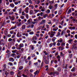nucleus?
Instances as JSON below:
<instances>
[{
  "label": "nucleus",
  "mask_w": 77,
  "mask_h": 77,
  "mask_svg": "<svg viewBox=\"0 0 77 77\" xmlns=\"http://www.w3.org/2000/svg\"><path fill=\"white\" fill-rule=\"evenodd\" d=\"M56 38L55 37H53L52 39V42H54V41H55V40H56Z\"/></svg>",
  "instance_id": "19"
},
{
  "label": "nucleus",
  "mask_w": 77,
  "mask_h": 77,
  "mask_svg": "<svg viewBox=\"0 0 77 77\" xmlns=\"http://www.w3.org/2000/svg\"><path fill=\"white\" fill-rule=\"evenodd\" d=\"M49 3L50 4H53L54 3V0H53L52 1H50Z\"/></svg>",
  "instance_id": "49"
},
{
  "label": "nucleus",
  "mask_w": 77,
  "mask_h": 77,
  "mask_svg": "<svg viewBox=\"0 0 77 77\" xmlns=\"http://www.w3.org/2000/svg\"><path fill=\"white\" fill-rule=\"evenodd\" d=\"M29 14L30 15H32V14H34L33 13V10H31L29 11Z\"/></svg>",
  "instance_id": "20"
},
{
  "label": "nucleus",
  "mask_w": 77,
  "mask_h": 77,
  "mask_svg": "<svg viewBox=\"0 0 77 77\" xmlns=\"http://www.w3.org/2000/svg\"><path fill=\"white\" fill-rule=\"evenodd\" d=\"M66 32L67 33H70V30H69V29H67L66 30Z\"/></svg>",
  "instance_id": "56"
},
{
  "label": "nucleus",
  "mask_w": 77,
  "mask_h": 77,
  "mask_svg": "<svg viewBox=\"0 0 77 77\" xmlns=\"http://www.w3.org/2000/svg\"><path fill=\"white\" fill-rule=\"evenodd\" d=\"M26 15V14L24 13V11H22V15L24 16Z\"/></svg>",
  "instance_id": "47"
},
{
  "label": "nucleus",
  "mask_w": 77,
  "mask_h": 77,
  "mask_svg": "<svg viewBox=\"0 0 77 77\" xmlns=\"http://www.w3.org/2000/svg\"><path fill=\"white\" fill-rule=\"evenodd\" d=\"M26 19H29V15L27 14L26 16Z\"/></svg>",
  "instance_id": "60"
},
{
  "label": "nucleus",
  "mask_w": 77,
  "mask_h": 77,
  "mask_svg": "<svg viewBox=\"0 0 77 77\" xmlns=\"http://www.w3.org/2000/svg\"><path fill=\"white\" fill-rule=\"evenodd\" d=\"M21 22H20L19 23H17V26L18 27H20V26H21Z\"/></svg>",
  "instance_id": "28"
},
{
  "label": "nucleus",
  "mask_w": 77,
  "mask_h": 77,
  "mask_svg": "<svg viewBox=\"0 0 77 77\" xmlns=\"http://www.w3.org/2000/svg\"><path fill=\"white\" fill-rule=\"evenodd\" d=\"M44 64V62L42 61L41 63V67H42L43 66V64Z\"/></svg>",
  "instance_id": "57"
},
{
  "label": "nucleus",
  "mask_w": 77,
  "mask_h": 77,
  "mask_svg": "<svg viewBox=\"0 0 77 77\" xmlns=\"http://www.w3.org/2000/svg\"><path fill=\"white\" fill-rule=\"evenodd\" d=\"M62 42H63V39L62 38H60L59 40H58L57 41V42L62 43Z\"/></svg>",
  "instance_id": "9"
},
{
  "label": "nucleus",
  "mask_w": 77,
  "mask_h": 77,
  "mask_svg": "<svg viewBox=\"0 0 77 77\" xmlns=\"http://www.w3.org/2000/svg\"><path fill=\"white\" fill-rule=\"evenodd\" d=\"M5 75H6V76H8V72H7V71L5 72Z\"/></svg>",
  "instance_id": "42"
},
{
  "label": "nucleus",
  "mask_w": 77,
  "mask_h": 77,
  "mask_svg": "<svg viewBox=\"0 0 77 77\" xmlns=\"http://www.w3.org/2000/svg\"><path fill=\"white\" fill-rule=\"evenodd\" d=\"M15 46H16V49H17V50H20L19 49L20 47L18 48V47H19V45H18V44H16L15 45Z\"/></svg>",
  "instance_id": "10"
},
{
  "label": "nucleus",
  "mask_w": 77,
  "mask_h": 77,
  "mask_svg": "<svg viewBox=\"0 0 77 77\" xmlns=\"http://www.w3.org/2000/svg\"><path fill=\"white\" fill-rule=\"evenodd\" d=\"M55 74V73H53V72H51L50 73V74L51 75H54Z\"/></svg>",
  "instance_id": "31"
},
{
  "label": "nucleus",
  "mask_w": 77,
  "mask_h": 77,
  "mask_svg": "<svg viewBox=\"0 0 77 77\" xmlns=\"http://www.w3.org/2000/svg\"><path fill=\"white\" fill-rule=\"evenodd\" d=\"M22 11H23V9L21 8H20L19 9V13L20 14H21V12H22Z\"/></svg>",
  "instance_id": "24"
},
{
  "label": "nucleus",
  "mask_w": 77,
  "mask_h": 77,
  "mask_svg": "<svg viewBox=\"0 0 77 77\" xmlns=\"http://www.w3.org/2000/svg\"><path fill=\"white\" fill-rule=\"evenodd\" d=\"M26 33L25 32H22V35L23 36H25Z\"/></svg>",
  "instance_id": "51"
},
{
  "label": "nucleus",
  "mask_w": 77,
  "mask_h": 77,
  "mask_svg": "<svg viewBox=\"0 0 77 77\" xmlns=\"http://www.w3.org/2000/svg\"><path fill=\"white\" fill-rule=\"evenodd\" d=\"M51 33L50 35L51 38H53L54 36V34H56V32L54 31H51Z\"/></svg>",
  "instance_id": "1"
},
{
  "label": "nucleus",
  "mask_w": 77,
  "mask_h": 77,
  "mask_svg": "<svg viewBox=\"0 0 77 77\" xmlns=\"http://www.w3.org/2000/svg\"><path fill=\"white\" fill-rule=\"evenodd\" d=\"M16 27H17L16 26H13L12 27H11V29H12V30H13V29H15V28H16Z\"/></svg>",
  "instance_id": "38"
},
{
  "label": "nucleus",
  "mask_w": 77,
  "mask_h": 77,
  "mask_svg": "<svg viewBox=\"0 0 77 77\" xmlns=\"http://www.w3.org/2000/svg\"><path fill=\"white\" fill-rule=\"evenodd\" d=\"M21 28L22 29H26V25H22Z\"/></svg>",
  "instance_id": "22"
},
{
  "label": "nucleus",
  "mask_w": 77,
  "mask_h": 77,
  "mask_svg": "<svg viewBox=\"0 0 77 77\" xmlns=\"http://www.w3.org/2000/svg\"><path fill=\"white\" fill-rule=\"evenodd\" d=\"M46 27L47 29H49V28H50V26H49V25L47 24L46 25Z\"/></svg>",
  "instance_id": "27"
},
{
  "label": "nucleus",
  "mask_w": 77,
  "mask_h": 77,
  "mask_svg": "<svg viewBox=\"0 0 77 77\" xmlns=\"http://www.w3.org/2000/svg\"><path fill=\"white\" fill-rule=\"evenodd\" d=\"M8 60L10 62H14L15 61V60H14V58L12 57L8 59Z\"/></svg>",
  "instance_id": "4"
},
{
  "label": "nucleus",
  "mask_w": 77,
  "mask_h": 77,
  "mask_svg": "<svg viewBox=\"0 0 77 77\" xmlns=\"http://www.w3.org/2000/svg\"><path fill=\"white\" fill-rule=\"evenodd\" d=\"M42 47V45H39V46L38 47V48H39V49H41Z\"/></svg>",
  "instance_id": "58"
},
{
  "label": "nucleus",
  "mask_w": 77,
  "mask_h": 77,
  "mask_svg": "<svg viewBox=\"0 0 77 77\" xmlns=\"http://www.w3.org/2000/svg\"><path fill=\"white\" fill-rule=\"evenodd\" d=\"M28 2L30 4H32V0H28Z\"/></svg>",
  "instance_id": "45"
},
{
  "label": "nucleus",
  "mask_w": 77,
  "mask_h": 77,
  "mask_svg": "<svg viewBox=\"0 0 77 77\" xmlns=\"http://www.w3.org/2000/svg\"><path fill=\"white\" fill-rule=\"evenodd\" d=\"M21 1H17L16 2H14V3L16 5H18V3L19 4H20L21 3Z\"/></svg>",
  "instance_id": "5"
},
{
  "label": "nucleus",
  "mask_w": 77,
  "mask_h": 77,
  "mask_svg": "<svg viewBox=\"0 0 77 77\" xmlns=\"http://www.w3.org/2000/svg\"><path fill=\"white\" fill-rule=\"evenodd\" d=\"M61 45L62 47H64L65 45V43H62Z\"/></svg>",
  "instance_id": "37"
},
{
  "label": "nucleus",
  "mask_w": 77,
  "mask_h": 77,
  "mask_svg": "<svg viewBox=\"0 0 77 77\" xmlns=\"http://www.w3.org/2000/svg\"><path fill=\"white\" fill-rule=\"evenodd\" d=\"M8 64H9L10 66H12V65H13V63L11 62H9Z\"/></svg>",
  "instance_id": "43"
},
{
  "label": "nucleus",
  "mask_w": 77,
  "mask_h": 77,
  "mask_svg": "<svg viewBox=\"0 0 77 77\" xmlns=\"http://www.w3.org/2000/svg\"><path fill=\"white\" fill-rule=\"evenodd\" d=\"M40 15L41 17H42L43 16V12H41L40 14Z\"/></svg>",
  "instance_id": "59"
},
{
  "label": "nucleus",
  "mask_w": 77,
  "mask_h": 77,
  "mask_svg": "<svg viewBox=\"0 0 77 77\" xmlns=\"http://www.w3.org/2000/svg\"><path fill=\"white\" fill-rule=\"evenodd\" d=\"M5 35H7L8 33V31H5Z\"/></svg>",
  "instance_id": "50"
},
{
  "label": "nucleus",
  "mask_w": 77,
  "mask_h": 77,
  "mask_svg": "<svg viewBox=\"0 0 77 77\" xmlns=\"http://www.w3.org/2000/svg\"><path fill=\"white\" fill-rule=\"evenodd\" d=\"M32 21V19L30 18L27 21V23H29V24H30V23Z\"/></svg>",
  "instance_id": "14"
},
{
  "label": "nucleus",
  "mask_w": 77,
  "mask_h": 77,
  "mask_svg": "<svg viewBox=\"0 0 77 77\" xmlns=\"http://www.w3.org/2000/svg\"><path fill=\"white\" fill-rule=\"evenodd\" d=\"M9 15H14V13L13 12H12L11 13L9 12Z\"/></svg>",
  "instance_id": "35"
},
{
  "label": "nucleus",
  "mask_w": 77,
  "mask_h": 77,
  "mask_svg": "<svg viewBox=\"0 0 77 77\" xmlns=\"http://www.w3.org/2000/svg\"><path fill=\"white\" fill-rule=\"evenodd\" d=\"M57 70L58 71H61V68L60 67H58L57 68Z\"/></svg>",
  "instance_id": "32"
},
{
  "label": "nucleus",
  "mask_w": 77,
  "mask_h": 77,
  "mask_svg": "<svg viewBox=\"0 0 77 77\" xmlns=\"http://www.w3.org/2000/svg\"><path fill=\"white\" fill-rule=\"evenodd\" d=\"M10 74H11V75H14V72H10Z\"/></svg>",
  "instance_id": "53"
},
{
  "label": "nucleus",
  "mask_w": 77,
  "mask_h": 77,
  "mask_svg": "<svg viewBox=\"0 0 77 77\" xmlns=\"http://www.w3.org/2000/svg\"><path fill=\"white\" fill-rule=\"evenodd\" d=\"M20 18H21V19L22 20H24V16L21 15L20 16Z\"/></svg>",
  "instance_id": "36"
},
{
  "label": "nucleus",
  "mask_w": 77,
  "mask_h": 77,
  "mask_svg": "<svg viewBox=\"0 0 77 77\" xmlns=\"http://www.w3.org/2000/svg\"><path fill=\"white\" fill-rule=\"evenodd\" d=\"M39 72V71L38 70H36L34 73V74L35 75H36L37 74H38Z\"/></svg>",
  "instance_id": "13"
},
{
  "label": "nucleus",
  "mask_w": 77,
  "mask_h": 77,
  "mask_svg": "<svg viewBox=\"0 0 77 77\" xmlns=\"http://www.w3.org/2000/svg\"><path fill=\"white\" fill-rule=\"evenodd\" d=\"M77 46L75 45H74L72 47V49L73 50L74 49L75 50H77Z\"/></svg>",
  "instance_id": "3"
},
{
  "label": "nucleus",
  "mask_w": 77,
  "mask_h": 77,
  "mask_svg": "<svg viewBox=\"0 0 77 77\" xmlns=\"http://www.w3.org/2000/svg\"><path fill=\"white\" fill-rule=\"evenodd\" d=\"M36 3L37 5H39L40 3V1L39 0H38L36 2Z\"/></svg>",
  "instance_id": "44"
},
{
  "label": "nucleus",
  "mask_w": 77,
  "mask_h": 77,
  "mask_svg": "<svg viewBox=\"0 0 77 77\" xmlns=\"http://www.w3.org/2000/svg\"><path fill=\"white\" fill-rule=\"evenodd\" d=\"M24 47V44L23 43H21L19 45V49H21V48L23 47Z\"/></svg>",
  "instance_id": "2"
},
{
  "label": "nucleus",
  "mask_w": 77,
  "mask_h": 77,
  "mask_svg": "<svg viewBox=\"0 0 77 77\" xmlns=\"http://www.w3.org/2000/svg\"><path fill=\"white\" fill-rule=\"evenodd\" d=\"M46 13L47 14H50V10L49 9H48L46 11Z\"/></svg>",
  "instance_id": "29"
},
{
  "label": "nucleus",
  "mask_w": 77,
  "mask_h": 77,
  "mask_svg": "<svg viewBox=\"0 0 77 77\" xmlns=\"http://www.w3.org/2000/svg\"><path fill=\"white\" fill-rule=\"evenodd\" d=\"M17 36L18 38H20V37H21L22 35L21 34H20V32H18L17 33Z\"/></svg>",
  "instance_id": "8"
},
{
  "label": "nucleus",
  "mask_w": 77,
  "mask_h": 77,
  "mask_svg": "<svg viewBox=\"0 0 77 77\" xmlns=\"http://www.w3.org/2000/svg\"><path fill=\"white\" fill-rule=\"evenodd\" d=\"M46 22V20H43L40 23V24H44L45 22Z\"/></svg>",
  "instance_id": "7"
},
{
  "label": "nucleus",
  "mask_w": 77,
  "mask_h": 77,
  "mask_svg": "<svg viewBox=\"0 0 77 77\" xmlns=\"http://www.w3.org/2000/svg\"><path fill=\"white\" fill-rule=\"evenodd\" d=\"M30 47L31 48V50H34V46H33V45H31L30 46Z\"/></svg>",
  "instance_id": "23"
},
{
  "label": "nucleus",
  "mask_w": 77,
  "mask_h": 77,
  "mask_svg": "<svg viewBox=\"0 0 77 77\" xmlns=\"http://www.w3.org/2000/svg\"><path fill=\"white\" fill-rule=\"evenodd\" d=\"M25 24L26 25H30V24L29 22L26 23Z\"/></svg>",
  "instance_id": "64"
},
{
  "label": "nucleus",
  "mask_w": 77,
  "mask_h": 77,
  "mask_svg": "<svg viewBox=\"0 0 77 77\" xmlns=\"http://www.w3.org/2000/svg\"><path fill=\"white\" fill-rule=\"evenodd\" d=\"M32 43H34V44H36L37 43V42L35 40L32 41Z\"/></svg>",
  "instance_id": "39"
},
{
  "label": "nucleus",
  "mask_w": 77,
  "mask_h": 77,
  "mask_svg": "<svg viewBox=\"0 0 77 77\" xmlns=\"http://www.w3.org/2000/svg\"><path fill=\"white\" fill-rule=\"evenodd\" d=\"M71 8H69V10H68L67 14H70V13H71Z\"/></svg>",
  "instance_id": "15"
},
{
  "label": "nucleus",
  "mask_w": 77,
  "mask_h": 77,
  "mask_svg": "<svg viewBox=\"0 0 77 77\" xmlns=\"http://www.w3.org/2000/svg\"><path fill=\"white\" fill-rule=\"evenodd\" d=\"M23 66H19V70H22V69H23Z\"/></svg>",
  "instance_id": "18"
},
{
  "label": "nucleus",
  "mask_w": 77,
  "mask_h": 77,
  "mask_svg": "<svg viewBox=\"0 0 77 77\" xmlns=\"http://www.w3.org/2000/svg\"><path fill=\"white\" fill-rule=\"evenodd\" d=\"M75 67H73L71 70V71L72 72H74V71H75Z\"/></svg>",
  "instance_id": "26"
},
{
  "label": "nucleus",
  "mask_w": 77,
  "mask_h": 77,
  "mask_svg": "<svg viewBox=\"0 0 77 77\" xmlns=\"http://www.w3.org/2000/svg\"><path fill=\"white\" fill-rule=\"evenodd\" d=\"M29 8H31L32 9H33V8H34V6L33 5H30L29 6Z\"/></svg>",
  "instance_id": "17"
},
{
  "label": "nucleus",
  "mask_w": 77,
  "mask_h": 77,
  "mask_svg": "<svg viewBox=\"0 0 77 77\" xmlns=\"http://www.w3.org/2000/svg\"><path fill=\"white\" fill-rule=\"evenodd\" d=\"M11 69H16L15 67L14 66L11 67Z\"/></svg>",
  "instance_id": "61"
},
{
  "label": "nucleus",
  "mask_w": 77,
  "mask_h": 77,
  "mask_svg": "<svg viewBox=\"0 0 77 77\" xmlns=\"http://www.w3.org/2000/svg\"><path fill=\"white\" fill-rule=\"evenodd\" d=\"M34 64L35 66H38V63H34Z\"/></svg>",
  "instance_id": "54"
},
{
  "label": "nucleus",
  "mask_w": 77,
  "mask_h": 77,
  "mask_svg": "<svg viewBox=\"0 0 77 77\" xmlns=\"http://www.w3.org/2000/svg\"><path fill=\"white\" fill-rule=\"evenodd\" d=\"M47 17H48V14H45L43 15V18H45Z\"/></svg>",
  "instance_id": "25"
},
{
  "label": "nucleus",
  "mask_w": 77,
  "mask_h": 77,
  "mask_svg": "<svg viewBox=\"0 0 77 77\" xmlns=\"http://www.w3.org/2000/svg\"><path fill=\"white\" fill-rule=\"evenodd\" d=\"M44 62L46 64H48L49 63V60H45Z\"/></svg>",
  "instance_id": "16"
},
{
  "label": "nucleus",
  "mask_w": 77,
  "mask_h": 77,
  "mask_svg": "<svg viewBox=\"0 0 77 77\" xmlns=\"http://www.w3.org/2000/svg\"><path fill=\"white\" fill-rule=\"evenodd\" d=\"M72 39H71L69 40L68 42L69 43H71V42H72Z\"/></svg>",
  "instance_id": "55"
},
{
  "label": "nucleus",
  "mask_w": 77,
  "mask_h": 77,
  "mask_svg": "<svg viewBox=\"0 0 77 77\" xmlns=\"http://www.w3.org/2000/svg\"><path fill=\"white\" fill-rule=\"evenodd\" d=\"M35 13V14H36V13H37V12H39V10H33Z\"/></svg>",
  "instance_id": "21"
},
{
  "label": "nucleus",
  "mask_w": 77,
  "mask_h": 77,
  "mask_svg": "<svg viewBox=\"0 0 77 77\" xmlns=\"http://www.w3.org/2000/svg\"><path fill=\"white\" fill-rule=\"evenodd\" d=\"M12 41V39L11 38L8 39V42H11Z\"/></svg>",
  "instance_id": "48"
},
{
  "label": "nucleus",
  "mask_w": 77,
  "mask_h": 77,
  "mask_svg": "<svg viewBox=\"0 0 77 77\" xmlns=\"http://www.w3.org/2000/svg\"><path fill=\"white\" fill-rule=\"evenodd\" d=\"M48 8L50 10L52 9V6H51V5H50L49 6Z\"/></svg>",
  "instance_id": "40"
},
{
  "label": "nucleus",
  "mask_w": 77,
  "mask_h": 77,
  "mask_svg": "<svg viewBox=\"0 0 77 77\" xmlns=\"http://www.w3.org/2000/svg\"><path fill=\"white\" fill-rule=\"evenodd\" d=\"M29 34L31 35H33V34H34V32L33 31H32L31 32H30L29 33Z\"/></svg>",
  "instance_id": "34"
},
{
  "label": "nucleus",
  "mask_w": 77,
  "mask_h": 77,
  "mask_svg": "<svg viewBox=\"0 0 77 77\" xmlns=\"http://www.w3.org/2000/svg\"><path fill=\"white\" fill-rule=\"evenodd\" d=\"M17 52V50H15L12 51V53H16Z\"/></svg>",
  "instance_id": "30"
},
{
  "label": "nucleus",
  "mask_w": 77,
  "mask_h": 77,
  "mask_svg": "<svg viewBox=\"0 0 77 77\" xmlns=\"http://www.w3.org/2000/svg\"><path fill=\"white\" fill-rule=\"evenodd\" d=\"M14 32V30L11 31H10V34H13Z\"/></svg>",
  "instance_id": "41"
},
{
  "label": "nucleus",
  "mask_w": 77,
  "mask_h": 77,
  "mask_svg": "<svg viewBox=\"0 0 77 77\" xmlns=\"http://www.w3.org/2000/svg\"><path fill=\"white\" fill-rule=\"evenodd\" d=\"M11 21H14L15 20V17L12 16L11 17L10 19Z\"/></svg>",
  "instance_id": "12"
},
{
  "label": "nucleus",
  "mask_w": 77,
  "mask_h": 77,
  "mask_svg": "<svg viewBox=\"0 0 77 77\" xmlns=\"http://www.w3.org/2000/svg\"><path fill=\"white\" fill-rule=\"evenodd\" d=\"M49 22H48V24H50V25H51V20H49Z\"/></svg>",
  "instance_id": "46"
},
{
  "label": "nucleus",
  "mask_w": 77,
  "mask_h": 77,
  "mask_svg": "<svg viewBox=\"0 0 77 77\" xmlns=\"http://www.w3.org/2000/svg\"><path fill=\"white\" fill-rule=\"evenodd\" d=\"M11 56H16L17 55L15 53H13L11 54Z\"/></svg>",
  "instance_id": "33"
},
{
  "label": "nucleus",
  "mask_w": 77,
  "mask_h": 77,
  "mask_svg": "<svg viewBox=\"0 0 77 77\" xmlns=\"http://www.w3.org/2000/svg\"><path fill=\"white\" fill-rule=\"evenodd\" d=\"M10 6H11L12 8H14V7H15V5L14 3H11L10 4Z\"/></svg>",
  "instance_id": "11"
},
{
  "label": "nucleus",
  "mask_w": 77,
  "mask_h": 77,
  "mask_svg": "<svg viewBox=\"0 0 77 77\" xmlns=\"http://www.w3.org/2000/svg\"><path fill=\"white\" fill-rule=\"evenodd\" d=\"M32 39L33 40H35L36 41L38 39V37L36 36H33L32 38Z\"/></svg>",
  "instance_id": "6"
},
{
  "label": "nucleus",
  "mask_w": 77,
  "mask_h": 77,
  "mask_svg": "<svg viewBox=\"0 0 77 77\" xmlns=\"http://www.w3.org/2000/svg\"><path fill=\"white\" fill-rule=\"evenodd\" d=\"M57 59H60V56L58 55L57 57Z\"/></svg>",
  "instance_id": "63"
},
{
  "label": "nucleus",
  "mask_w": 77,
  "mask_h": 77,
  "mask_svg": "<svg viewBox=\"0 0 77 77\" xmlns=\"http://www.w3.org/2000/svg\"><path fill=\"white\" fill-rule=\"evenodd\" d=\"M12 50H15L16 48L15 46H13L12 47Z\"/></svg>",
  "instance_id": "62"
},
{
  "label": "nucleus",
  "mask_w": 77,
  "mask_h": 77,
  "mask_svg": "<svg viewBox=\"0 0 77 77\" xmlns=\"http://www.w3.org/2000/svg\"><path fill=\"white\" fill-rule=\"evenodd\" d=\"M60 35V33L59 32H58V34L57 35V36H59Z\"/></svg>",
  "instance_id": "52"
}]
</instances>
